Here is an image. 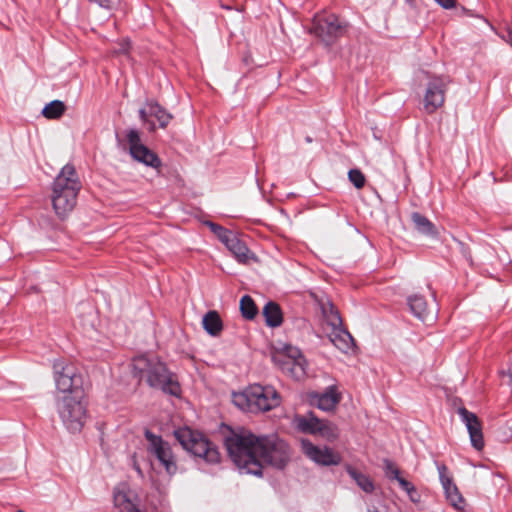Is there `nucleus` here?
<instances>
[{
  "label": "nucleus",
  "mask_w": 512,
  "mask_h": 512,
  "mask_svg": "<svg viewBox=\"0 0 512 512\" xmlns=\"http://www.w3.org/2000/svg\"><path fill=\"white\" fill-rule=\"evenodd\" d=\"M224 444L235 465L241 471L256 476L262 475L264 464L284 468L291 456L289 445L276 435L231 432L225 437Z\"/></svg>",
  "instance_id": "1"
},
{
  "label": "nucleus",
  "mask_w": 512,
  "mask_h": 512,
  "mask_svg": "<svg viewBox=\"0 0 512 512\" xmlns=\"http://www.w3.org/2000/svg\"><path fill=\"white\" fill-rule=\"evenodd\" d=\"M54 379L59 416L69 431L80 432L86 421L83 375L73 364L61 361L54 365Z\"/></svg>",
  "instance_id": "2"
},
{
  "label": "nucleus",
  "mask_w": 512,
  "mask_h": 512,
  "mask_svg": "<svg viewBox=\"0 0 512 512\" xmlns=\"http://www.w3.org/2000/svg\"><path fill=\"white\" fill-rule=\"evenodd\" d=\"M133 375L139 381L145 379L152 388L161 389L163 392L178 396L181 392L180 385L166 365L157 357L140 355L132 361Z\"/></svg>",
  "instance_id": "3"
},
{
  "label": "nucleus",
  "mask_w": 512,
  "mask_h": 512,
  "mask_svg": "<svg viewBox=\"0 0 512 512\" xmlns=\"http://www.w3.org/2000/svg\"><path fill=\"white\" fill-rule=\"evenodd\" d=\"M80 189L81 182L74 165L66 164L52 184V205L60 219H64L73 211Z\"/></svg>",
  "instance_id": "4"
},
{
  "label": "nucleus",
  "mask_w": 512,
  "mask_h": 512,
  "mask_svg": "<svg viewBox=\"0 0 512 512\" xmlns=\"http://www.w3.org/2000/svg\"><path fill=\"white\" fill-rule=\"evenodd\" d=\"M233 403L241 410L252 413L265 412L279 406L280 396L272 386L253 384L243 392L233 393Z\"/></svg>",
  "instance_id": "5"
},
{
  "label": "nucleus",
  "mask_w": 512,
  "mask_h": 512,
  "mask_svg": "<svg viewBox=\"0 0 512 512\" xmlns=\"http://www.w3.org/2000/svg\"><path fill=\"white\" fill-rule=\"evenodd\" d=\"M174 435L181 446L194 456L204 459L207 463H218L220 461V453L217 447L202 433L183 427L175 430Z\"/></svg>",
  "instance_id": "6"
},
{
  "label": "nucleus",
  "mask_w": 512,
  "mask_h": 512,
  "mask_svg": "<svg viewBox=\"0 0 512 512\" xmlns=\"http://www.w3.org/2000/svg\"><path fill=\"white\" fill-rule=\"evenodd\" d=\"M348 24L336 14L325 11L317 13L312 22L310 33L318 37L326 45L333 44L338 38L345 35Z\"/></svg>",
  "instance_id": "7"
},
{
  "label": "nucleus",
  "mask_w": 512,
  "mask_h": 512,
  "mask_svg": "<svg viewBox=\"0 0 512 512\" xmlns=\"http://www.w3.org/2000/svg\"><path fill=\"white\" fill-rule=\"evenodd\" d=\"M272 360L284 372L297 380H300L306 374L305 359L297 347L284 344L281 348L273 351Z\"/></svg>",
  "instance_id": "8"
},
{
  "label": "nucleus",
  "mask_w": 512,
  "mask_h": 512,
  "mask_svg": "<svg viewBox=\"0 0 512 512\" xmlns=\"http://www.w3.org/2000/svg\"><path fill=\"white\" fill-rule=\"evenodd\" d=\"M294 423L298 430L304 433L317 435L328 442L338 439L340 431L336 424L315 417L313 414L308 416H297Z\"/></svg>",
  "instance_id": "9"
},
{
  "label": "nucleus",
  "mask_w": 512,
  "mask_h": 512,
  "mask_svg": "<svg viewBox=\"0 0 512 512\" xmlns=\"http://www.w3.org/2000/svg\"><path fill=\"white\" fill-rule=\"evenodd\" d=\"M145 437L148 441V451L159 460L168 474H175L177 465L169 443L149 430L145 431Z\"/></svg>",
  "instance_id": "10"
},
{
  "label": "nucleus",
  "mask_w": 512,
  "mask_h": 512,
  "mask_svg": "<svg viewBox=\"0 0 512 512\" xmlns=\"http://www.w3.org/2000/svg\"><path fill=\"white\" fill-rule=\"evenodd\" d=\"M126 136L129 143L130 154L135 160L156 169L161 166L160 158L141 143L140 134L137 130L130 129Z\"/></svg>",
  "instance_id": "11"
},
{
  "label": "nucleus",
  "mask_w": 512,
  "mask_h": 512,
  "mask_svg": "<svg viewBox=\"0 0 512 512\" xmlns=\"http://www.w3.org/2000/svg\"><path fill=\"white\" fill-rule=\"evenodd\" d=\"M303 453L313 462L322 466L339 465L341 463V455L329 447H319L309 440L301 442Z\"/></svg>",
  "instance_id": "12"
},
{
  "label": "nucleus",
  "mask_w": 512,
  "mask_h": 512,
  "mask_svg": "<svg viewBox=\"0 0 512 512\" xmlns=\"http://www.w3.org/2000/svg\"><path fill=\"white\" fill-rule=\"evenodd\" d=\"M457 413L467 428L471 445L476 450L481 451L484 447V438L479 418L475 413L468 411L465 407H458Z\"/></svg>",
  "instance_id": "13"
},
{
  "label": "nucleus",
  "mask_w": 512,
  "mask_h": 512,
  "mask_svg": "<svg viewBox=\"0 0 512 512\" xmlns=\"http://www.w3.org/2000/svg\"><path fill=\"white\" fill-rule=\"evenodd\" d=\"M411 312L422 322L430 323L436 319L437 307L434 300L428 302L423 296L414 295L408 300Z\"/></svg>",
  "instance_id": "14"
},
{
  "label": "nucleus",
  "mask_w": 512,
  "mask_h": 512,
  "mask_svg": "<svg viewBox=\"0 0 512 512\" xmlns=\"http://www.w3.org/2000/svg\"><path fill=\"white\" fill-rule=\"evenodd\" d=\"M445 102L444 84L440 80H433L429 83L424 96V109L428 113L435 112Z\"/></svg>",
  "instance_id": "15"
},
{
  "label": "nucleus",
  "mask_w": 512,
  "mask_h": 512,
  "mask_svg": "<svg viewBox=\"0 0 512 512\" xmlns=\"http://www.w3.org/2000/svg\"><path fill=\"white\" fill-rule=\"evenodd\" d=\"M225 246L234 255L239 263L246 264L252 258L246 243L242 241L235 233L225 241Z\"/></svg>",
  "instance_id": "16"
},
{
  "label": "nucleus",
  "mask_w": 512,
  "mask_h": 512,
  "mask_svg": "<svg viewBox=\"0 0 512 512\" xmlns=\"http://www.w3.org/2000/svg\"><path fill=\"white\" fill-rule=\"evenodd\" d=\"M329 340L340 351L347 353L354 347V339L351 334L341 326L331 328L328 334Z\"/></svg>",
  "instance_id": "17"
},
{
  "label": "nucleus",
  "mask_w": 512,
  "mask_h": 512,
  "mask_svg": "<svg viewBox=\"0 0 512 512\" xmlns=\"http://www.w3.org/2000/svg\"><path fill=\"white\" fill-rule=\"evenodd\" d=\"M316 405L323 411H332L336 408L341 400L340 393L334 387L328 388L327 391L320 395H316Z\"/></svg>",
  "instance_id": "18"
},
{
  "label": "nucleus",
  "mask_w": 512,
  "mask_h": 512,
  "mask_svg": "<svg viewBox=\"0 0 512 512\" xmlns=\"http://www.w3.org/2000/svg\"><path fill=\"white\" fill-rule=\"evenodd\" d=\"M203 328L211 336H218L223 330V322L217 311H208L202 320Z\"/></svg>",
  "instance_id": "19"
},
{
  "label": "nucleus",
  "mask_w": 512,
  "mask_h": 512,
  "mask_svg": "<svg viewBox=\"0 0 512 512\" xmlns=\"http://www.w3.org/2000/svg\"><path fill=\"white\" fill-rule=\"evenodd\" d=\"M263 316L269 327H278L283 322V315L280 306L275 302H268L263 308Z\"/></svg>",
  "instance_id": "20"
},
{
  "label": "nucleus",
  "mask_w": 512,
  "mask_h": 512,
  "mask_svg": "<svg viewBox=\"0 0 512 512\" xmlns=\"http://www.w3.org/2000/svg\"><path fill=\"white\" fill-rule=\"evenodd\" d=\"M114 504L120 512H140L129 494L123 490L118 489L114 492Z\"/></svg>",
  "instance_id": "21"
},
{
  "label": "nucleus",
  "mask_w": 512,
  "mask_h": 512,
  "mask_svg": "<svg viewBox=\"0 0 512 512\" xmlns=\"http://www.w3.org/2000/svg\"><path fill=\"white\" fill-rule=\"evenodd\" d=\"M346 471L364 492L372 493L374 491V483L368 475L358 472L350 465L346 466Z\"/></svg>",
  "instance_id": "22"
},
{
  "label": "nucleus",
  "mask_w": 512,
  "mask_h": 512,
  "mask_svg": "<svg viewBox=\"0 0 512 512\" xmlns=\"http://www.w3.org/2000/svg\"><path fill=\"white\" fill-rule=\"evenodd\" d=\"M147 106L149 108V115L154 116L158 120L161 128H166L173 118L172 114L157 102H149Z\"/></svg>",
  "instance_id": "23"
},
{
  "label": "nucleus",
  "mask_w": 512,
  "mask_h": 512,
  "mask_svg": "<svg viewBox=\"0 0 512 512\" xmlns=\"http://www.w3.org/2000/svg\"><path fill=\"white\" fill-rule=\"evenodd\" d=\"M322 312L327 324L331 327H338L342 325V319L339 315L338 310L332 303L322 305Z\"/></svg>",
  "instance_id": "24"
},
{
  "label": "nucleus",
  "mask_w": 512,
  "mask_h": 512,
  "mask_svg": "<svg viewBox=\"0 0 512 512\" xmlns=\"http://www.w3.org/2000/svg\"><path fill=\"white\" fill-rule=\"evenodd\" d=\"M65 105L62 101L54 100L48 103L42 110V114L47 119H59L65 112Z\"/></svg>",
  "instance_id": "25"
},
{
  "label": "nucleus",
  "mask_w": 512,
  "mask_h": 512,
  "mask_svg": "<svg viewBox=\"0 0 512 512\" xmlns=\"http://www.w3.org/2000/svg\"><path fill=\"white\" fill-rule=\"evenodd\" d=\"M240 311L247 320H252L258 313L254 300L249 295H244L240 300Z\"/></svg>",
  "instance_id": "26"
},
{
  "label": "nucleus",
  "mask_w": 512,
  "mask_h": 512,
  "mask_svg": "<svg viewBox=\"0 0 512 512\" xmlns=\"http://www.w3.org/2000/svg\"><path fill=\"white\" fill-rule=\"evenodd\" d=\"M411 219L418 232L425 235L433 234V225L425 216L418 212H414L411 214Z\"/></svg>",
  "instance_id": "27"
},
{
  "label": "nucleus",
  "mask_w": 512,
  "mask_h": 512,
  "mask_svg": "<svg viewBox=\"0 0 512 512\" xmlns=\"http://www.w3.org/2000/svg\"><path fill=\"white\" fill-rule=\"evenodd\" d=\"M450 506H452L457 511L463 512L466 506V500L460 493L456 484L452 482L450 479Z\"/></svg>",
  "instance_id": "28"
},
{
  "label": "nucleus",
  "mask_w": 512,
  "mask_h": 512,
  "mask_svg": "<svg viewBox=\"0 0 512 512\" xmlns=\"http://www.w3.org/2000/svg\"><path fill=\"white\" fill-rule=\"evenodd\" d=\"M463 16L477 17L483 22L488 23L485 18L474 14L471 10L464 7H458L457 0H450V19L461 18Z\"/></svg>",
  "instance_id": "29"
},
{
  "label": "nucleus",
  "mask_w": 512,
  "mask_h": 512,
  "mask_svg": "<svg viewBox=\"0 0 512 512\" xmlns=\"http://www.w3.org/2000/svg\"><path fill=\"white\" fill-rule=\"evenodd\" d=\"M348 178L357 189L363 188L366 182L364 174L359 169H351L348 172Z\"/></svg>",
  "instance_id": "30"
},
{
  "label": "nucleus",
  "mask_w": 512,
  "mask_h": 512,
  "mask_svg": "<svg viewBox=\"0 0 512 512\" xmlns=\"http://www.w3.org/2000/svg\"><path fill=\"white\" fill-rule=\"evenodd\" d=\"M210 229L216 234L222 243H225L226 239L230 238L234 232L218 225L213 222H208Z\"/></svg>",
  "instance_id": "31"
},
{
  "label": "nucleus",
  "mask_w": 512,
  "mask_h": 512,
  "mask_svg": "<svg viewBox=\"0 0 512 512\" xmlns=\"http://www.w3.org/2000/svg\"><path fill=\"white\" fill-rule=\"evenodd\" d=\"M384 464L387 477L390 479H397L400 476V471L393 462L385 460Z\"/></svg>",
  "instance_id": "32"
},
{
  "label": "nucleus",
  "mask_w": 512,
  "mask_h": 512,
  "mask_svg": "<svg viewBox=\"0 0 512 512\" xmlns=\"http://www.w3.org/2000/svg\"><path fill=\"white\" fill-rule=\"evenodd\" d=\"M396 480L401 486V488L408 493V495H411V493H416V489L413 486V484L407 481L406 479L399 476Z\"/></svg>",
  "instance_id": "33"
},
{
  "label": "nucleus",
  "mask_w": 512,
  "mask_h": 512,
  "mask_svg": "<svg viewBox=\"0 0 512 512\" xmlns=\"http://www.w3.org/2000/svg\"><path fill=\"white\" fill-rule=\"evenodd\" d=\"M439 477L444 489V493L448 498V477L446 476V467L444 465L439 467Z\"/></svg>",
  "instance_id": "34"
},
{
  "label": "nucleus",
  "mask_w": 512,
  "mask_h": 512,
  "mask_svg": "<svg viewBox=\"0 0 512 512\" xmlns=\"http://www.w3.org/2000/svg\"><path fill=\"white\" fill-rule=\"evenodd\" d=\"M502 383L508 386H512V371L509 369L507 372H501Z\"/></svg>",
  "instance_id": "35"
},
{
  "label": "nucleus",
  "mask_w": 512,
  "mask_h": 512,
  "mask_svg": "<svg viewBox=\"0 0 512 512\" xmlns=\"http://www.w3.org/2000/svg\"><path fill=\"white\" fill-rule=\"evenodd\" d=\"M90 2L97 3L100 7L105 9H111L112 8V1L111 0H89Z\"/></svg>",
  "instance_id": "36"
},
{
  "label": "nucleus",
  "mask_w": 512,
  "mask_h": 512,
  "mask_svg": "<svg viewBox=\"0 0 512 512\" xmlns=\"http://www.w3.org/2000/svg\"><path fill=\"white\" fill-rule=\"evenodd\" d=\"M454 241L458 244V246L461 248V251L463 252V255L466 259H469L470 258V254L467 253L466 249L464 248V245L458 241L457 239L454 238Z\"/></svg>",
  "instance_id": "37"
},
{
  "label": "nucleus",
  "mask_w": 512,
  "mask_h": 512,
  "mask_svg": "<svg viewBox=\"0 0 512 512\" xmlns=\"http://www.w3.org/2000/svg\"><path fill=\"white\" fill-rule=\"evenodd\" d=\"M148 114H149V110L147 111L146 109H141L139 111V115H140V118L142 121L146 122L147 121V117H148Z\"/></svg>",
  "instance_id": "38"
},
{
  "label": "nucleus",
  "mask_w": 512,
  "mask_h": 512,
  "mask_svg": "<svg viewBox=\"0 0 512 512\" xmlns=\"http://www.w3.org/2000/svg\"><path fill=\"white\" fill-rule=\"evenodd\" d=\"M128 49H129V42L124 41V43L122 44V48L120 49V52L126 53V52H128Z\"/></svg>",
  "instance_id": "39"
},
{
  "label": "nucleus",
  "mask_w": 512,
  "mask_h": 512,
  "mask_svg": "<svg viewBox=\"0 0 512 512\" xmlns=\"http://www.w3.org/2000/svg\"><path fill=\"white\" fill-rule=\"evenodd\" d=\"M443 8L448 9V0H436Z\"/></svg>",
  "instance_id": "40"
},
{
  "label": "nucleus",
  "mask_w": 512,
  "mask_h": 512,
  "mask_svg": "<svg viewBox=\"0 0 512 512\" xmlns=\"http://www.w3.org/2000/svg\"><path fill=\"white\" fill-rule=\"evenodd\" d=\"M507 41L511 44L512 46V29H510L507 33Z\"/></svg>",
  "instance_id": "41"
},
{
  "label": "nucleus",
  "mask_w": 512,
  "mask_h": 512,
  "mask_svg": "<svg viewBox=\"0 0 512 512\" xmlns=\"http://www.w3.org/2000/svg\"><path fill=\"white\" fill-rule=\"evenodd\" d=\"M416 496H417V492H416V493H411V495H409L410 499H411L412 501H414V502H416V501H417Z\"/></svg>",
  "instance_id": "42"
},
{
  "label": "nucleus",
  "mask_w": 512,
  "mask_h": 512,
  "mask_svg": "<svg viewBox=\"0 0 512 512\" xmlns=\"http://www.w3.org/2000/svg\"><path fill=\"white\" fill-rule=\"evenodd\" d=\"M155 129H156L155 124H154L153 122H151V123H150L149 130L153 132V131H155Z\"/></svg>",
  "instance_id": "43"
},
{
  "label": "nucleus",
  "mask_w": 512,
  "mask_h": 512,
  "mask_svg": "<svg viewBox=\"0 0 512 512\" xmlns=\"http://www.w3.org/2000/svg\"><path fill=\"white\" fill-rule=\"evenodd\" d=\"M458 402H461V400H460V399H458V398H454V399H453V405H454V406H456Z\"/></svg>",
  "instance_id": "44"
},
{
  "label": "nucleus",
  "mask_w": 512,
  "mask_h": 512,
  "mask_svg": "<svg viewBox=\"0 0 512 512\" xmlns=\"http://www.w3.org/2000/svg\"><path fill=\"white\" fill-rule=\"evenodd\" d=\"M306 140H307V142H311L312 141L311 138H309V137H307Z\"/></svg>",
  "instance_id": "45"
},
{
  "label": "nucleus",
  "mask_w": 512,
  "mask_h": 512,
  "mask_svg": "<svg viewBox=\"0 0 512 512\" xmlns=\"http://www.w3.org/2000/svg\"><path fill=\"white\" fill-rule=\"evenodd\" d=\"M16 512H25V511H23V510H21V509H18Z\"/></svg>",
  "instance_id": "46"
}]
</instances>
